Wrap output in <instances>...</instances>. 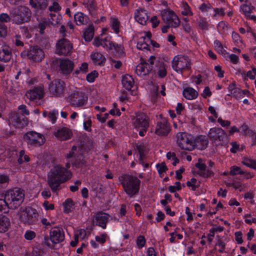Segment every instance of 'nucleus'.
Listing matches in <instances>:
<instances>
[{
    "instance_id": "obj_1",
    "label": "nucleus",
    "mask_w": 256,
    "mask_h": 256,
    "mask_svg": "<svg viewBox=\"0 0 256 256\" xmlns=\"http://www.w3.org/2000/svg\"><path fill=\"white\" fill-rule=\"evenodd\" d=\"M72 176L71 172L57 165L53 167L48 173V184L52 192H56L60 189V184L70 180Z\"/></svg>"
},
{
    "instance_id": "obj_2",
    "label": "nucleus",
    "mask_w": 256,
    "mask_h": 256,
    "mask_svg": "<svg viewBox=\"0 0 256 256\" xmlns=\"http://www.w3.org/2000/svg\"><path fill=\"white\" fill-rule=\"evenodd\" d=\"M124 191L130 198L138 194L140 190V180L135 176L122 174L118 178Z\"/></svg>"
},
{
    "instance_id": "obj_3",
    "label": "nucleus",
    "mask_w": 256,
    "mask_h": 256,
    "mask_svg": "<svg viewBox=\"0 0 256 256\" xmlns=\"http://www.w3.org/2000/svg\"><path fill=\"white\" fill-rule=\"evenodd\" d=\"M24 198V191L15 188L6 191L4 200L8 208L15 209L23 202Z\"/></svg>"
},
{
    "instance_id": "obj_4",
    "label": "nucleus",
    "mask_w": 256,
    "mask_h": 256,
    "mask_svg": "<svg viewBox=\"0 0 256 256\" xmlns=\"http://www.w3.org/2000/svg\"><path fill=\"white\" fill-rule=\"evenodd\" d=\"M31 15L30 10L24 6H18L10 11V16L12 20L18 24L29 22Z\"/></svg>"
},
{
    "instance_id": "obj_5",
    "label": "nucleus",
    "mask_w": 256,
    "mask_h": 256,
    "mask_svg": "<svg viewBox=\"0 0 256 256\" xmlns=\"http://www.w3.org/2000/svg\"><path fill=\"white\" fill-rule=\"evenodd\" d=\"M64 239V234L62 229L59 227L51 228L50 232V238L45 236L44 243L48 246L52 247L54 244H58Z\"/></svg>"
},
{
    "instance_id": "obj_6",
    "label": "nucleus",
    "mask_w": 256,
    "mask_h": 256,
    "mask_svg": "<svg viewBox=\"0 0 256 256\" xmlns=\"http://www.w3.org/2000/svg\"><path fill=\"white\" fill-rule=\"evenodd\" d=\"M23 138L28 146L32 147L40 146L46 142L44 134L35 131L28 132L24 134Z\"/></svg>"
},
{
    "instance_id": "obj_7",
    "label": "nucleus",
    "mask_w": 256,
    "mask_h": 256,
    "mask_svg": "<svg viewBox=\"0 0 256 256\" xmlns=\"http://www.w3.org/2000/svg\"><path fill=\"white\" fill-rule=\"evenodd\" d=\"M38 214L36 210L31 207H26L21 210L20 220L21 222L28 225L35 224L38 220Z\"/></svg>"
},
{
    "instance_id": "obj_8",
    "label": "nucleus",
    "mask_w": 256,
    "mask_h": 256,
    "mask_svg": "<svg viewBox=\"0 0 256 256\" xmlns=\"http://www.w3.org/2000/svg\"><path fill=\"white\" fill-rule=\"evenodd\" d=\"M190 60L186 56L178 55L176 56L172 61V67L176 72H182L184 70L190 68Z\"/></svg>"
},
{
    "instance_id": "obj_9",
    "label": "nucleus",
    "mask_w": 256,
    "mask_h": 256,
    "mask_svg": "<svg viewBox=\"0 0 256 256\" xmlns=\"http://www.w3.org/2000/svg\"><path fill=\"white\" fill-rule=\"evenodd\" d=\"M80 150V148H78L74 146L72 147L68 154L66 156L67 158H75L74 161L72 160H70V162H72V166L76 168H81L86 166V161L84 159L83 156L81 155Z\"/></svg>"
},
{
    "instance_id": "obj_10",
    "label": "nucleus",
    "mask_w": 256,
    "mask_h": 256,
    "mask_svg": "<svg viewBox=\"0 0 256 256\" xmlns=\"http://www.w3.org/2000/svg\"><path fill=\"white\" fill-rule=\"evenodd\" d=\"M65 88L64 82L59 79H56L52 81L48 86L50 94L55 97L61 96L64 94Z\"/></svg>"
},
{
    "instance_id": "obj_11",
    "label": "nucleus",
    "mask_w": 256,
    "mask_h": 256,
    "mask_svg": "<svg viewBox=\"0 0 256 256\" xmlns=\"http://www.w3.org/2000/svg\"><path fill=\"white\" fill-rule=\"evenodd\" d=\"M177 143L182 150H194L193 139L190 135L186 133H180L177 135Z\"/></svg>"
},
{
    "instance_id": "obj_12",
    "label": "nucleus",
    "mask_w": 256,
    "mask_h": 256,
    "mask_svg": "<svg viewBox=\"0 0 256 256\" xmlns=\"http://www.w3.org/2000/svg\"><path fill=\"white\" fill-rule=\"evenodd\" d=\"M72 44L66 38H62L56 44V53L58 55L68 56L72 52Z\"/></svg>"
},
{
    "instance_id": "obj_13",
    "label": "nucleus",
    "mask_w": 256,
    "mask_h": 256,
    "mask_svg": "<svg viewBox=\"0 0 256 256\" xmlns=\"http://www.w3.org/2000/svg\"><path fill=\"white\" fill-rule=\"evenodd\" d=\"M22 56H27L29 59L36 62H40L44 56V52L38 46L30 47V49L22 52Z\"/></svg>"
},
{
    "instance_id": "obj_14",
    "label": "nucleus",
    "mask_w": 256,
    "mask_h": 256,
    "mask_svg": "<svg viewBox=\"0 0 256 256\" xmlns=\"http://www.w3.org/2000/svg\"><path fill=\"white\" fill-rule=\"evenodd\" d=\"M67 100L72 106L80 107L86 104L87 98L84 96V93L76 91L68 96Z\"/></svg>"
},
{
    "instance_id": "obj_15",
    "label": "nucleus",
    "mask_w": 256,
    "mask_h": 256,
    "mask_svg": "<svg viewBox=\"0 0 256 256\" xmlns=\"http://www.w3.org/2000/svg\"><path fill=\"white\" fill-rule=\"evenodd\" d=\"M10 124L16 128H22L28 124V120L25 116L18 112H12L8 119Z\"/></svg>"
},
{
    "instance_id": "obj_16",
    "label": "nucleus",
    "mask_w": 256,
    "mask_h": 256,
    "mask_svg": "<svg viewBox=\"0 0 256 256\" xmlns=\"http://www.w3.org/2000/svg\"><path fill=\"white\" fill-rule=\"evenodd\" d=\"M161 16L162 20L171 27L176 28L180 24V20L173 11L164 10L161 12Z\"/></svg>"
},
{
    "instance_id": "obj_17",
    "label": "nucleus",
    "mask_w": 256,
    "mask_h": 256,
    "mask_svg": "<svg viewBox=\"0 0 256 256\" xmlns=\"http://www.w3.org/2000/svg\"><path fill=\"white\" fill-rule=\"evenodd\" d=\"M132 123L135 128L146 130L149 126V119L144 113L138 112L133 119Z\"/></svg>"
},
{
    "instance_id": "obj_18",
    "label": "nucleus",
    "mask_w": 256,
    "mask_h": 256,
    "mask_svg": "<svg viewBox=\"0 0 256 256\" xmlns=\"http://www.w3.org/2000/svg\"><path fill=\"white\" fill-rule=\"evenodd\" d=\"M208 137L210 139L216 143V144L222 146L224 139V131L221 128H212L208 132Z\"/></svg>"
},
{
    "instance_id": "obj_19",
    "label": "nucleus",
    "mask_w": 256,
    "mask_h": 256,
    "mask_svg": "<svg viewBox=\"0 0 256 256\" xmlns=\"http://www.w3.org/2000/svg\"><path fill=\"white\" fill-rule=\"evenodd\" d=\"M109 219V215L103 212H99L94 216V219L93 220L94 224L102 227V228H106V224Z\"/></svg>"
},
{
    "instance_id": "obj_20",
    "label": "nucleus",
    "mask_w": 256,
    "mask_h": 256,
    "mask_svg": "<svg viewBox=\"0 0 256 256\" xmlns=\"http://www.w3.org/2000/svg\"><path fill=\"white\" fill-rule=\"evenodd\" d=\"M55 136L60 140H66L72 136V131L68 128L63 127L58 129L54 132Z\"/></svg>"
},
{
    "instance_id": "obj_21",
    "label": "nucleus",
    "mask_w": 256,
    "mask_h": 256,
    "mask_svg": "<svg viewBox=\"0 0 256 256\" xmlns=\"http://www.w3.org/2000/svg\"><path fill=\"white\" fill-rule=\"evenodd\" d=\"M74 66V62L68 58L63 59L60 61V70L64 74H70L72 72Z\"/></svg>"
},
{
    "instance_id": "obj_22",
    "label": "nucleus",
    "mask_w": 256,
    "mask_h": 256,
    "mask_svg": "<svg viewBox=\"0 0 256 256\" xmlns=\"http://www.w3.org/2000/svg\"><path fill=\"white\" fill-rule=\"evenodd\" d=\"M208 137L204 135H200L196 138L193 140V147L199 150H204L208 147Z\"/></svg>"
},
{
    "instance_id": "obj_23",
    "label": "nucleus",
    "mask_w": 256,
    "mask_h": 256,
    "mask_svg": "<svg viewBox=\"0 0 256 256\" xmlns=\"http://www.w3.org/2000/svg\"><path fill=\"white\" fill-rule=\"evenodd\" d=\"M44 95V90L41 86L34 88L29 90L26 94L25 96L30 100L41 99Z\"/></svg>"
},
{
    "instance_id": "obj_24",
    "label": "nucleus",
    "mask_w": 256,
    "mask_h": 256,
    "mask_svg": "<svg viewBox=\"0 0 256 256\" xmlns=\"http://www.w3.org/2000/svg\"><path fill=\"white\" fill-rule=\"evenodd\" d=\"M12 58V52L10 48L0 43V60L4 62H8Z\"/></svg>"
},
{
    "instance_id": "obj_25",
    "label": "nucleus",
    "mask_w": 256,
    "mask_h": 256,
    "mask_svg": "<svg viewBox=\"0 0 256 256\" xmlns=\"http://www.w3.org/2000/svg\"><path fill=\"white\" fill-rule=\"evenodd\" d=\"M153 67L150 66L148 62H141L138 64L136 69V72L140 76H145L149 74Z\"/></svg>"
},
{
    "instance_id": "obj_26",
    "label": "nucleus",
    "mask_w": 256,
    "mask_h": 256,
    "mask_svg": "<svg viewBox=\"0 0 256 256\" xmlns=\"http://www.w3.org/2000/svg\"><path fill=\"white\" fill-rule=\"evenodd\" d=\"M170 131V124L165 120L157 123L156 134L160 136H166Z\"/></svg>"
},
{
    "instance_id": "obj_27",
    "label": "nucleus",
    "mask_w": 256,
    "mask_h": 256,
    "mask_svg": "<svg viewBox=\"0 0 256 256\" xmlns=\"http://www.w3.org/2000/svg\"><path fill=\"white\" fill-rule=\"evenodd\" d=\"M152 34L150 32H146L145 36L141 37L138 43L137 48L140 50H149L148 42L151 40Z\"/></svg>"
},
{
    "instance_id": "obj_28",
    "label": "nucleus",
    "mask_w": 256,
    "mask_h": 256,
    "mask_svg": "<svg viewBox=\"0 0 256 256\" xmlns=\"http://www.w3.org/2000/svg\"><path fill=\"white\" fill-rule=\"evenodd\" d=\"M148 17L146 10L141 8L136 10L134 13V18L138 22L142 25L146 24Z\"/></svg>"
},
{
    "instance_id": "obj_29",
    "label": "nucleus",
    "mask_w": 256,
    "mask_h": 256,
    "mask_svg": "<svg viewBox=\"0 0 256 256\" xmlns=\"http://www.w3.org/2000/svg\"><path fill=\"white\" fill-rule=\"evenodd\" d=\"M109 50H112L114 54L117 56H120L123 55L124 47L120 44H115L112 42H108Z\"/></svg>"
},
{
    "instance_id": "obj_30",
    "label": "nucleus",
    "mask_w": 256,
    "mask_h": 256,
    "mask_svg": "<svg viewBox=\"0 0 256 256\" xmlns=\"http://www.w3.org/2000/svg\"><path fill=\"white\" fill-rule=\"evenodd\" d=\"M122 84L128 90H130L134 84V80L129 74H125L122 76Z\"/></svg>"
},
{
    "instance_id": "obj_31",
    "label": "nucleus",
    "mask_w": 256,
    "mask_h": 256,
    "mask_svg": "<svg viewBox=\"0 0 256 256\" xmlns=\"http://www.w3.org/2000/svg\"><path fill=\"white\" fill-rule=\"evenodd\" d=\"M241 162L247 167L253 168L256 170V160L244 156H242Z\"/></svg>"
},
{
    "instance_id": "obj_32",
    "label": "nucleus",
    "mask_w": 256,
    "mask_h": 256,
    "mask_svg": "<svg viewBox=\"0 0 256 256\" xmlns=\"http://www.w3.org/2000/svg\"><path fill=\"white\" fill-rule=\"evenodd\" d=\"M184 96L188 100H193L196 98L198 95V92L192 88H188L183 90Z\"/></svg>"
},
{
    "instance_id": "obj_33",
    "label": "nucleus",
    "mask_w": 256,
    "mask_h": 256,
    "mask_svg": "<svg viewBox=\"0 0 256 256\" xmlns=\"http://www.w3.org/2000/svg\"><path fill=\"white\" fill-rule=\"evenodd\" d=\"M90 58L95 64L101 65L105 62V58L100 54L97 52H93Z\"/></svg>"
},
{
    "instance_id": "obj_34",
    "label": "nucleus",
    "mask_w": 256,
    "mask_h": 256,
    "mask_svg": "<svg viewBox=\"0 0 256 256\" xmlns=\"http://www.w3.org/2000/svg\"><path fill=\"white\" fill-rule=\"evenodd\" d=\"M74 18L77 25H84L88 22V18L82 12H78L75 14Z\"/></svg>"
},
{
    "instance_id": "obj_35",
    "label": "nucleus",
    "mask_w": 256,
    "mask_h": 256,
    "mask_svg": "<svg viewBox=\"0 0 256 256\" xmlns=\"http://www.w3.org/2000/svg\"><path fill=\"white\" fill-rule=\"evenodd\" d=\"M196 166L199 168L202 172L200 173V175L203 176L204 177L209 176L211 174V172L208 170L206 172L204 170L206 168V166L204 163L202 162V160L200 158L198 159V162L196 164Z\"/></svg>"
},
{
    "instance_id": "obj_36",
    "label": "nucleus",
    "mask_w": 256,
    "mask_h": 256,
    "mask_svg": "<svg viewBox=\"0 0 256 256\" xmlns=\"http://www.w3.org/2000/svg\"><path fill=\"white\" fill-rule=\"evenodd\" d=\"M94 34V28L90 25L84 32L83 37L86 42H90L93 38Z\"/></svg>"
},
{
    "instance_id": "obj_37",
    "label": "nucleus",
    "mask_w": 256,
    "mask_h": 256,
    "mask_svg": "<svg viewBox=\"0 0 256 256\" xmlns=\"http://www.w3.org/2000/svg\"><path fill=\"white\" fill-rule=\"evenodd\" d=\"M10 226V222L6 216L0 218V232H5Z\"/></svg>"
},
{
    "instance_id": "obj_38",
    "label": "nucleus",
    "mask_w": 256,
    "mask_h": 256,
    "mask_svg": "<svg viewBox=\"0 0 256 256\" xmlns=\"http://www.w3.org/2000/svg\"><path fill=\"white\" fill-rule=\"evenodd\" d=\"M228 95L233 96L236 98H240V89L236 87L235 84H232L229 86L228 88Z\"/></svg>"
},
{
    "instance_id": "obj_39",
    "label": "nucleus",
    "mask_w": 256,
    "mask_h": 256,
    "mask_svg": "<svg viewBox=\"0 0 256 256\" xmlns=\"http://www.w3.org/2000/svg\"><path fill=\"white\" fill-rule=\"evenodd\" d=\"M252 10V8L250 5L243 4L240 8V12L246 16L250 17Z\"/></svg>"
},
{
    "instance_id": "obj_40",
    "label": "nucleus",
    "mask_w": 256,
    "mask_h": 256,
    "mask_svg": "<svg viewBox=\"0 0 256 256\" xmlns=\"http://www.w3.org/2000/svg\"><path fill=\"white\" fill-rule=\"evenodd\" d=\"M48 24V22L46 18H42L38 22V28L40 29V33L42 34L44 32V30Z\"/></svg>"
},
{
    "instance_id": "obj_41",
    "label": "nucleus",
    "mask_w": 256,
    "mask_h": 256,
    "mask_svg": "<svg viewBox=\"0 0 256 256\" xmlns=\"http://www.w3.org/2000/svg\"><path fill=\"white\" fill-rule=\"evenodd\" d=\"M64 207V212L68 214L71 212V208L74 206L73 201L72 199H67L64 202L63 204Z\"/></svg>"
},
{
    "instance_id": "obj_42",
    "label": "nucleus",
    "mask_w": 256,
    "mask_h": 256,
    "mask_svg": "<svg viewBox=\"0 0 256 256\" xmlns=\"http://www.w3.org/2000/svg\"><path fill=\"white\" fill-rule=\"evenodd\" d=\"M230 174L232 176L242 174H244V171L240 167L236 166H233L230 168Z\"/></svg>"
},
{
    "instance_id": "obj_43",
    "label": "nucleus",
    "mask_w": 256,
    "mask_h": 256,
    "mask_svg": "<svg viewBox=\"0 0 256 256\" xmlns=\"http://www.w3.org/2000/svg\"><path fill=\"white\" fill-rule=\"evenodd\" d=\"M232 38L234 43L238 46L242 45V40L240 36L238 33L232 32Z\"/></svg>"
},
{
    "instance_id": "obj_44",
    "label": "nucleus",
    "mask_w": 256,
    "mask_h": 256,
    "mask_svg": "<svg viewBox=\"0 0 256 256\" xmlns=\"http://www.w3.org/2000/svg\"><path fill=\"white\" fill-rule=\"evenodd\" d=\"M14 44L16 46L18 47H23L24 46L23 38L20 35H16Z\"/></svg>"
},
{
    "instance_id": "obj_45",
    "label": "nucleus",
    "mask_w": 256,
    "mask_h": 256,
    "mask_svg": "<svg viewBox=\"0 0 256 256\" xmlns=\"http://www.w3.org/2000/svg\"><path fill=\"white\" fill-rule=\"evenodd\" d=\"M61 9L60 4L56 2H54L52 4L49 6L48 10L50 12H58Z\"/></svg>"
},
{
    "instance_id": "obj_46",
    "label": "nucleus",
    "mask_w": 256,
    "mask_h": 256,
    "mask_svg": "<svg viewBox=\"0 0 256 256\" xmlns=\"http://www.w3.org/2000/svg\"><path fill=\"white\" fill-rule=\"evenodd\" d=\"M36 1L38 7L40 9H45L48 5L47 0H36Z\"/></svg>"
},
{
    "instance_id": "obj_47",
    "label": "nucleus",
    "mask_w": 256,
    "mask_h": 256,
    "mask_svg": "<svg viewBox=\"0 0 256 256\" xmlns=\"http://www.w3.org/2000/svg\"><path fill=\"white\" fill-rule=\"evenodd\" d=\"M10 17L8 14L6 13H2L0 15V22H8L11 20Z\"/></svg>"
},
{
    "instance_id": "obj_48",
    "label": "nucleus",
    "mask_w": 256,
    "mask_h": 256,
    "mask_svg": "<svg viewBox=\"0 0 256 256\" xmlns=\"http://www.w3.org/2000/svg\"><path fill=\"white\" fill-rule=\"evenodd\" d=\"M146 240L144 236H140L138 237L136 244L140 248H142L144 246Z\"/></svg>"
},
{
    "instance_id": "obj_49",
    "label": "nucleus",
    "mask_w": 256,
    "mask_h": 256,
    "mask_svg": "<svg viewBox=\"0 0 256 256\" xmlns=\"http://www.w3.org/2000/svg\"><path fill=\"white\" fill-rule=\"evenodd\" d=\"M214 46L220 54H223V45L218 40H216L214 42Z\"/></svg>"
},
{
    "instance_id": "obj_50",
    "label": "nucleus",
    "mask_w": 256,
    "mask_h": 256,
    "mask_svg": "<svg viewBox=\"0 0 256 256\" xmlns=\"http://www.w3.org/2000/svg\"><path fill=\"white\" fill-rule=\"evenodd\" d=\"M136 148L138 150L140 155V162H142V157L144 154V152L146 148L143 144H137L136 146Z\"/></svg>"
},
{
    "instance_id": "obj_51",
    "label": "nucleus",
    "mask_w": 256,
    "mask_h": 256,
    "mask_svg": "<svg viewBox=\"0 0 256 256\" xmlns=\"http://www.w3.org/2000/svg\"><path fill=\"white\" fill-rule=\"evenodd\" d=\"M86 4L87 8L90 12H93L95 10L96 5L94 0H88Z\"/></svg>"
},
{
    "instance_id": "obj_52",
    "label": "nucleus",
    "mask_w": 256,
    "mask_h": 256,
    "mask_svg": "<svg viewBox=\"0 0 256 256\" xmlns=\"http://www.w3.org/2000/svg\"><path fill=\"white\" fill-rule=\"evenodd\" d=\"M98 75V73L96 71L94 70L87 75L86 80L89 82H93L95 78L97 77Z\"/></svg>"
},
{
    "instance_id": "obj_53",
    "label": "nucleus",
    "mask_w": 256,
    "mask_h": 256,
    "mask_svg": "<svg viewBox=\"0 0 256 256\" xmlns=\"http://www.w3.org/2000/svg\"><path fill=\"white\" fill-rule=\"evenodd\" d=\"M7 34V27L6 26L2 24V22H0V37H4Z\"/></svg>"
},
{
    "instance_id": "obj_54",
    "label": "nucleus",
    "mask_w": 256,
    "mask_h": 256,
    "mask_svg": "<svg viewBox=\"0 0 256 256\" xmlns=\"http://www.w3.org/2000/svg\"><path fill=\"white\" fill-rule=\"evenodd\" d=\"M215 248L218 252L222 253L224 251V244L222 240H219L218 243L216 245Z\"/></svg>"
},
{
    "instance_id": "obj_55",
    "label": "nucleus",
    "mask_w": 256,
    "mask_h": 256,
    "mask_svg": "<svg viewBox=\"0 0 256 256\" xmlns=\"http://www.w3.org/2000/svg\"><path fill=\"white\" fill-rule=\"evenodd\" d=\"M36 233L32 230H28L26 232L24 238L27 240H32L36 237Z\"/></svg>"
},
{
    "instance_id": "obj_56",
    "label": "nucleus",
    "mask_w": 256,
    "mask_h": 256,
    "mask_svg": "<svg viewBox=\"0 0 256 256\" xmlns=\"http://www.w3.org/2000/svg\"><path fill=\"white\" fill-rule=\"evenodd\" d=\"M236 240L238 244H242L243 242L242 234L241 232H235Z\"/></svg>"
},
{
    "instance_id": "obj_57",
    "label": "nucleus",
    "mask_w": 256,
    "mask_h": 256,
    "mask_svg": "<svg viewBox=\"0 0 256 256\" xmlns=\"http://www.w3.org/2000/svg\"><path fill=\"white\" fill-rule=\"evenodd\" d=\"M112 26L114 32L118 34L119 32V22L116 19H113Z\"/></svg>"
},
{
    "instance_id": "obj_58",
    "label": "nucleus",
    "mask_w": 256,
    "mask_h": 256,
    "mask_svg": "<svg viewBox=\"0 0 256 256\" xmlns=\"http://www.w3.org/2000/svg\"><path fill=\"white\" fill-rule=\"evenodd\" d=\"M88 66V64L86 62H84L82 64L81 66L80 67V70H76L74 72L76 74H79L80 72L83 73H86V72H87Z\"/></svg>"
},
{
    "instance_id": "obj_59",
    "label": "nucleus",
    "mask_w": 256,
    "mask_h": 256,
    "mask_svg": "<svg viewBox=\"0 0 256 256\" xmlns=\"http://www.w3.org/2000/svg\"><path fill=\"white\" fill-rule=\"evenodd\" d=\"M157 168L160 174H161L162 172H165L168 169L166 165V164L164 162H162L160 164H158L157 165Z\"/></svg>"
},
{
    "instance_id": "obj_60",
    "label": "nucleus",
    "mask_w": 256,
    "mask_h": 256,
    "mask_svg": "<svg viewBox=\"0 0 256 256\" xmlns=\"http://www.w3.org/2000/svg\"><path fill=\"white\" fill-rule=\"evenodd\" d=\"M58 114V112L56 110H53L52 112H50L48 113V116L51 120L53 123L55 122L56 119V115Z\"/></svg>"
},
{
    "instance_id": "obj_61",
    "label": "nucleus",
    "mask_w": 256,
    "mask_h": 256,
    "mask_svg": "<svg viewBox=\"0 0 256 256\" xmlns=\"http://www.w3.org/2000/svg\"><path fill=\"white\" fill-rule=\"evenodd\" d=\"M232 148L230 149V150L232 152L236 153L240 149V146L236 142H232L231 143Z\"/></svg>"
},
{
    "instance_id": "obj_62",
    "label": "nucleus",
    "mask_w": 256,
    "mask_h": 256,
    "mask_svg": "<svg viewBox=\"0 0 256 256\" xmlns=\"http://www.w3.org/2000/svg\"><path fill=\"white\" fill-rule=\"evenodd\" d=\"M110 64L113 65L116 68H119L122 65V63L120 60H116L112 58H110Z\"/></svg>"
},
{
    "instance_id": "obj_63",
    "label": "nucleus",
    "mask_w": 256,
    "mask_h": 256,
    "mask_svg": "<svg viewBox=\"0 0 256 256\" xmlns=\"http://www.w3.org/2000/svg\"><path fill=\"white\" fill-rule=\"evenodd\" d=\"M81 184V181L78 180L75 182L74 186H70V190L72 192H75L78 189V186Z\"/></svg>"
},
{
    "instance_id": "obj_64",
    "label": "nucleus",
    "mask_w": 256,
    "mask_h": 256,
    "mask_svg": "<svg viewBox=\"0 0 256 256\" xmlns=\"http://www.w3.org/2000/svg\"><path fill=\"white\" fill-rule=\"evenodd\" d=\"M256 76V69L252 68L251 70H250L247 73V76L252 80H254Z\"/></svg>"
}]
</instances>
